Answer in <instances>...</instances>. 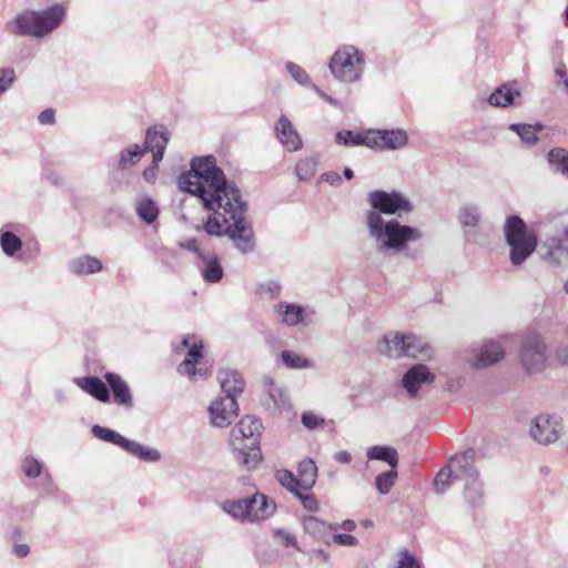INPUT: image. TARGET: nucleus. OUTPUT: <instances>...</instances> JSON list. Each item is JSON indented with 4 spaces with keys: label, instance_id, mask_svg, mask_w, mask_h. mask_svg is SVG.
Masks as SVG:
<instances>
[{
    "label": "nucleus",
    "instance_id": "f257e3e1",
    "mask_svg": "<svg viewBox=\"0 0 568 568\" xmlns=\"http://www.w3.org/2000/svg\"><path fill=\"white\" fill-rule=\"evenodd\" d=\"M189 172L178 179L180 190L196 195L211 211L202 230L210 236H226L241 254L256 246L253 224L247 217L248 204L235 182L229 181L213 155L194 158Z\"/></svg>",
    "mask_w": 568,
    "mask_h": 568
},
{
    "label": "nucleus",
    "instance_id": "f03ea898",
    "mask_svg": "<svg viewBox=\"0 0 568 568\" xmlns=\"http://www.w3.org/2000/svg\"><path fill=\"white\" fill-rule=\"evenodd\" d=\"M372 210L365 214V224L371 240L381 255L399 254L407 250L409 243L423 237L417 227L400 223L397 219L385 220L382 215L410 213L413 203L398 191L377 190L368 193Z\"/></svg>",
    "mask_w": 568,
    "mask_h": 568
},
{
    "label": "nucleus",
    "instance_id": "7ed1b4c3",
    "mask_svg": "<svg viewBox=\"0 0 568 568\" xmlns=\"http://www.w3.org/2000/svg\"><path fill=\"white\" fill-rule=\"evenodd\" d=\"M65 16L67 9L62 3L40 10H23L7 22L6 31L16 37L43 39L62 24Z\"/></svg>",
    "mask_w": 568,
    "mask_h": 568
},
{
    "label": "nucleus",
    "instance_id": "20e7f679",
    "mask_svg": "<svg viewBox=\"0 0 568 568\" xmlns=\"http://www.w3.org/2000/svg\"><path fill=\"white\" fill-rule=\"evenodd\" d=\"M262 422L254 416H244L230 434L229 445L237 465L246 470L256 469L263 460L260 446Z\"/></svg>",
    "mask_w": 568,
    "mask_h": 568
},
{
    "label": "nucleus",
    "instance_id": "39448f33",
    "mask_svg": "<svg viewBox=\"0 0 568 568\" xmlns=\"http://www.w3.org/2000/svg\"><path fill=\"white\" fill-rule=\"evenodd\" d=\"M503 232L505 242L509 247L511 265H523L538 246L537 234L527 227V224L519 215L507 216Z\"/></svg>",
    "mask_w": 568,
    "mask_h": 568
},
{
    "label": "nucleus",
    "instance_id": "423d86ee",
    "mask_svg": "<svg viewBox=\"0 0 568 568\" xmlns=\"http://www.w3.org/2000/svg\"><path fill=\"white\" fill-rule=\"evenodd\" d=\"M377 351L381 355L394 359L400 357L428 358L432 355V348L416 335L398 332L383 335L377 342Z\"/></svg>",
    "mask_w": 568,
    "mask_h": 568
},
{
    "label": "nucleus",
    "instance_id": "0eeeda50",
    "mask_svg": "<svg viewBox=\"0 0 568 568\" xmlns=\"http://www.w3.org/2000/svg\"><path fill=\"white\" fill-rule=\"evenodd\" d=\"M365 67V54L352 44L339 47L328 62L332 75L345 84L358 82L363 77Z\"/></svg>",
    "mask_w": 568,
    "mask_h": 568
},
{
    "label": "nucleus",
    "instance_id": "6e6552de",
    "mask_svg": "<svg viewBox=\"0 0 568 568\" xmlns=\"http://www.w3.org/2000/svg\"><path fill=\"white\" fill-rule=\"evenodd\" d=\"M181 347L187 348L186 356L178 366V373L191 381L204 379L211 374V365L203 355V341L195 335L183 337Z\"/></svg>",
    "mask_w": 568,
    "mask_h": 568
},
{
    "label": "nucleus",
    "instance_id": "1a4fd4ad",
    "mask_svg": "<svg viewBox=\"0 0 568 568\" xmlns=\"http://www.w3.org/2000/svg\"><path fill=\"white\" fill-rule=\"evenodd\" d=\"M519 359L529 374L542 372L547 362V345L541 334L531 332L524 336Z\"/></svg>",
    "mask_w": 568,
    "mask_h": 568
},
{
    "label": "nucleus",
    "instance_id": "9d476101",
    "mask_svg": "<svg viewBox=\"0 0 568 568\" xmlns=\"http://www.w3.org/2000/svg\"><path fill=\"white\" fill-rule=\"evenodd\" d=\"M483 220V209L479 204L465 203L458 209L457 221L467 243L479 244L486 237L481 227Z\"/></svg>",
    "mask_w": 568,
    "mask_h": 568
},
{
    "label": "nucleus",
    "instance_id": "9b49d317",
    "mask_svg": "<svg viewBox=\"0 0 568 568\" xmlns=\"http://www.w3.org/2000/svg\"><path fill=\"white\" fill-rule=\"evenodd\" d=\"M564 430L561 417L551 414H539L530 424V437L540 445H549L557 442Z\"/></svg>",
    "mask_w": 568,
    "mask_h": 568
},
{
    "label": "nucleus",
    "instance_id": "f8f14e48",
    "mask_svg": "<svg viewBox=\"0 0 568 568\" xmlns=\"http://www.w3.org/2000/svg\"><path fill=\"white\" fill-rule=\"evenodd\" d=\"M211 424L224 428L232 424L239 415V404L235 397L222 396L214 399L209 406Z\"/></svg>",
    "mask_w": 568,
    "mask_h": 568
},
{
    "label": "nucleus",
    "instance_id": "ddd939ff",
    "mask_svg": "<svg viewBox=\"0 0 568 568\" xmlns=\"http://www.w3.org/2000/svg\"><path fill=\"white\" fill-rule=\"evenodd\" d=\"M434 379V374L430 373L426 365L415 364L404 374L402 385L409 397L414 398L424 384H430Z\"/></svg>",
    "mask_w": 568,
    "mask_h": 568
},
{
    "label": "nucleus",
    "instance_id": "4468645a",
    "mask_svg": "<svg viewBox=\"0 0 568 568\" xmlns=\"http://www.w3.org/2000/svg\"><path fill=\"white\" fill-rule=\"evenodd\" d=\"M274 131L277 140L286 151L296 152L302 149L303 142L300 133L284 114L276 121Z\"/></svg>",
    "mask_w": 568,
    "mask_h": 568
},
{
    "label": "nucleus",
    "instance_id": "2eb2a0df",
    "mask_svg": "<svg viewBox=\"0 0 568 568\" xmlns=\"http://www.w3.org/2000/svg\"><path fill=\"white\" fill-rule=\"evenodd\" d=\"M505 355L503 346L495 341H488L483 346L473 351L469 363L476 368H484L500 361Z\"/></svg>",
    "mask_w": 568,
    "mask_h": 568
},
{
    "label": "nucleus",
    "instance_id": "dca6fc26",
    "mask_svg": "<svg viewBox=\"0 0 568 568\" xmlns=\"http://www.w3.org/2000/svg\"><path fill=\"white\" fill-rule=\"evenodd\" d=\"M544 246L547 248V258L552 262L559 263L562 257L568 256V226L562 225L557 229L556 233L549 235Z\"/></svg>",
    "mask_w": 568,
    "mask_h": 568
},
{
    "label": "nucleus",
    "instance_id": "f3484780",
    "mask_svg": "<svg viewBox=\"0 0 568 568\" xmlns=\"http://www.w3.org/2000/svg\"><path fill=\"white\" fill-rule=\"evenodd\" d=\"M475 450L469 449L462 454L455 455L448 462L455 473V478L458 480H468L479 477L477 469L474 466Z\"/></svg>",
    "mask_w": 568,
    "mask_h": 568
},
{
    "label": "nucleus",
    "instance_id": "a211bd4d",
    "mask_svg": "<svg viewBox=\"0 0 568 568\" xmlns=\"http://www.w3.org/2000/svg\"><path fill=\"white\" fill-rule=\"evenodd\" d=\"M217 381L224 396L231 395L237 398V396L243 393L245 387V382L242 374L239 371L232 368L220 369L217 373Z\"/></svg>",
    "mask_w": 568,
    "mask_h": 568
},
{
    "label": "nucleus",
    "instance_id": "6ab92c4d",
    "mask_svg": "<svg viewBox=\"0 0 568 568\" xmlns=\"http://www.w3.org/2000/svg\"><path fill=\"white\" fill-rule=\"evenodd\" d=\"M199 270L203 280L206 283L216 284L221 282L224 276V270L221 264L220 257L214 253H205L199 260Z\"/></svg>",
    "mask_w": 568,
    "mask_h": 568
},
{
    "label": "nucleus",
    "instance_id": "aec40b11",
    "mask_svg": "<svg viewBox=\"0 0 568 568\" xmlns=\"http://www.w3.org/2000/svg\"><path fill=\"white\" fill-rule=\"evenodd\" d=\"M275 311L281 322L286 326L306 324L307 312L306 308L301 305L281 302L275 306Z\"/></svg>",
    "mask_w": 568,
    "mask_h": 568
},
{
    "label": "nucleus",
    "instance_id": "412c9836",
    "mask_svg": "<svg viewBox=\"0 0 568 568\" xmlns=\"http://www.w3.org/2000/svg\"><path fill=\"white\" fill-rule=\"evenodd\" d=\"M304 531L313 539L327 544L332 531H337V524L331 525L315 516H306L302 520Z\"/></svg>",
    "mask_w": 568,
    "mask_h": 568
},
{
    "label": "nucleus",
    "instance_id": "4be33fe9",
    "mask_svg": "<svg viewBox=\"0 0 568 568\" xmlns=\"http://www.w3.org/2000/svg\"><path fill=\"white\" fill-rule=\"evenodd\" d=\"M276 509L273 499L262 493H255L250 497V514L252 523L261 521L270 518Z\"/></svg>",
    "mask_w": 568,
    "mask_h": 568
},
{
    "label": "nucleus",
    "instance_id": "5701e85b",
    "mask_svg": "<svg viewBox=\"0 0 568 568\" xmlns=\"http://www.w3.org/2000/svg\"><path fill=\"white\" fill-rule=\"evenodd\" d=\"M74 384L79 386L83 392L91 395L95 399L106 403L110 400L109 387L95 376L75 377Z\"/></svg>",
    "mask_w": 568,
    "mask_h": 568
},
{
    "label": "nucleus",
    "instance_id": "b1692460",
    "mask_svg": "<svg viewBox=\"0 0 568 568\" xmlns=\"http://www.w3.org/2000/svg\"><path fill=\"white\" fill-rule=\"evenodd\" d=\"M104 378L113 393L114 402L131 407L133 405L132 394L126 382L115 373H106Z\"/></svg>",
    "mask_w": 568,
    "mask_h": 568
},
{
    "label": "nucleus",
    "instance_id": "393cba45",
    "mask_svg": "<svg viewBox=\"0 0 568 568\" xmlns=\"http://www.w3.org/2000/svg\"><path fill=\"white\" fill-rule=\"evenodd\" d=\"M68 268L74 275L85 276L101 272L103 270V264L98 257L82 255L72 258L68 263Z\"/></svg>",
    "mask_w": 568,
    "mask_h": 568
},
{
    "label": "nucleus",
    "instance_id": "a878e982",
    "mask_svg": "<svg viewBox=\"0 0 568 568\" xmlns=\"http://www.w3.org/2000/svg\"><path fill=\"white\" fill-rule=\"evenodd\" d=\"M221 508L235 520L241 523H252L250 514V497L224 500Z\"/></svg>",
    "mask_w": 568,
    "mask_h": 568
},
{
    "label": "nucleus",
    "instance_id": "bb28decb",
    "mask_svg": "<svg viewBox=\"0 0 568 568\" xmlns=\"http://www.w3.org/2000/svg\"><path fill=\"white\" fill-rule=\"evenodd\" d=\"M169 140V132L163 124L150 126L145 131L143 151L148 153L149 150L166 149Z\"/></svg>",
    "mask_w": 568,
    "mask_h": 568
},
{
    "label": "nucleus",
    "instance_id": "cd10ccee",
    "mask_svg": "<svg viewBox=\"0 0 568 568\" xmlns=\"http://www.w3.org/2000/svg\"><path fill=\"white\" fill-rule=\"evenodd\" d=\"M146 153L140 144H130L118 154L116 168L126 171L135 166Z\"/></svg>",
    "mask_w": 568,
    "mask_h": 568
},
{
    "label": "nucleus",
    "instance_id": "c85d7f7f",
    "mask_svg": "<svg viewBox=\"0 0 568 568\" xmlns=\"http://www.w3.org/2000/svg\"><path fill=\"white\" fill-rule=\"evenodd\" d=\"M547 163L552 173L560 174L568 179V150L564 148H552L547 153Z\"/></svg>",
    "mask_w": 568,
    "mask_h": 568
},
{
    "label": "nucleus",
    "instance_id": "c756f323",
    "mask_svg": "<svg viewBox=\"0 0 568 568\" xmlns=\"http://www.w3.org/2000/svg\"><path fill=\"white\" fill-rule=\"evenodd\" d=\"M464 499L471 507L477 508L484 504V487L479 477L464 481Z\"/></svg>",
    "mask_w": 568,
    "mask_h": 568
},
{
    "label": "nucleus",
    "instance_id": "7c9ffc66",
    "mask_svg": "<svg viewBox=\"0 0 568 568\" xmlns=\"http://www.w3.org/2000/svg\"><path fill=\"white\" fill-rule=\"evenodd\" d=\"M297 477L301 481L302 489L305 491H308L315 485L317 479V466L312 458H305L300 462Z\"/></svg>",
    "mask_w": 568,
    "mask_h": 568
},
{
    "label": "nucleus",
    "instance_id": "2f4dec72",
    "mask_svg": "<svg viewBox=\"0 0 568 568\" xmlns=\"http://www.w3.org/2000/svg\"><path fill=\"white\" fill-rule=\"evenodd\" d=\"M128 454L140 458L141 460L155 463L161 459V454L158 449L142 445L138 442L128 438L123 448Z\"/></svg>",
    "mask_w": 568,
    "mask_h": 568
},
{
    "label": "nucleus",
    "instance_id": "473e14b6",
    "mask_svg": "<svg viewBox=\"0 0 568 568\" xmlns=\"http://www.w3.org/2000/svg\"><path fill=\"white\" fill-rule=\"evenodd\" d=\"M382 149L398 150L404 148L408 142V135L403 129L382 130Z\"/></svg>",
    "mask_w": 568,
    "mask_h": 568
},
{
    "label": "nucleus",
    "instance_id": "72a5a7b5",
    "mask_svg": "<svg viewBox=\"0 0 568 568\" xmlns=\"http://www.w3.org/2000/svg\"><path fill=\"white\" fill-rule=\"evenodd\" d=\"M520 95L518 90H514L508 84L498 87L488 98V103L496 108H507L515 101V97Z\"/></svg>",
    "mask_w": 568,
    "mask_h": 568
},
{
    "label": "nucleus",
    "instance_id": "f704fd0d",
    "mask_svg": "<svg viewBox=\"0 0 568 568\" xmlns=\"http://www.w3.org/2000/svg\"><path fill=\"white\" fill-rule=\"evenodd\" d=\"M366 456L369 460H383L392 468L398 464V454L394 447L375 445L367 449Z\"/></svg>",
    "mask_w": 568,
    "mask_h": 568
},
{
    "label": "nucleus",
    "instance_id": "c9c22d12",
    "mask_svg": "<svg viewBox=\"0 0 568 568\" xmlns=\"http://www.w3.org/2000/svg\"><path fill=\"white\" fill-rule=\"evenodd\" d=\"M541 123L531 124H521V123H511L508 129L519 135L523 142L528 145H535L538 141L537 132L542 130Z\"/></svg>",
    "mask_w": 568,
    "mask_h": 568
},
{
    "label": "nucleus",
    "instance_id": "e433bc0d",
    "mask_svg": "<svg viewBox=\"0 0 568 568\" xmlns=\"http://www.w3.org/2000/svg\"><path fill=\"white\" fill-rule=\"evenodd\" d=\"M159 207L150 197H143L136 203V214L146 224H152L159 217Z\"/></svg>",
    "mask_w": 568,
    "mask_h": 568
},
{
    "label": "nucleus",
    "instance_id": "4c0bfd02",
    "mask_svg": "<svg viewBox=\"0 0 568 568\" xmlns=\"http://www.w3.org/2000/svg\"><path fill=\"white\" fill-rule=\"evenodd\" d=\"M91 433L98 439L114 444V445L121 447L122 449L124 448L125 443L128 440L126 437L122 436L121 434L116 433L115 430L108 428V427L100 426V425H93L91 428Z\"/></svg>",
    "mask_w": 568,
    "mask_h": 568
},
{
    "label": "nucleus",
    "instance_id": "58836bf2",
    "mask_svg": "<svg viewBox=\"0 0 568 568\" xmlns=\"http://www.w3.org/2000/svg\"><path fill=\"white\" fill-rule=\"evenodd\" d=\"M281 358L283 364L292 369L312 368L314 366L312 361L292 351H282Z\"/></svg>",
    "mask_w": 568,
    "mask_h": 568
},
{
    "label": "nucleus",
    "instance_id": "ea45409f",
    "mask_svg": "<svg viewBox=\"0 0 568 568\" xmlns=\"http://www.w3.org/2000/svg\"><path fill=\"white\" fill-rule=\"evenodd\" d=\"M0 245L7 256H14L22 248V241L11 231L0 234Z\"/></svg>",
    "mask_w": 568,
    "mask_h": 568
},
{
    "label": "nucleus",
    "instance_id": "a19ab883",
    "mask_svg": "<svg viewBox=\"0 0 568 568\" xmlns=\"http://www.w3.org/2000/svg\"><path fill=\"white\" fill-rule=\"evenodd\" d=\"M455 478V473L449 464L445 465L436 475L434 479V489L437 494L445 493Z\"/></svg>",
    "mask_w": 568,
    "mask_h": 568
},
{
    "label": "nucleus",
    "instance_id": "79ce46f5",
    "mask_svg": "<svg viewBox=\"0 0 568 568\" xmlns=\"http://www.w3.org/2000/svg\"><path fill=\"white\" fill-rule=\"evenodd\" d=\"M276 479L278 483L294 495L298 494L302 489L301 481L291 470L280 469L276 471Z\"/></svg>",
    "mask_w": 568,
    "mask_h": 568
},
{
    "label": "nucleus",
    "instance_id": "37998d69",
    "mask_svg": "<svg viewBox=\"0 0 568 568\" xmlns=\"http://www.w3.org/2000/svg\"><path fill=\"white\" fill-rule=\"evenodd\" d=\"M264 387L277 407H284L286 404H288L286 394L280 386L275 384L272 377L264 378Z\"/></svg>",
    "mask_w": 568,
    "mask_h": 568
},
{
    "label": "nucleus",
    "instance_id": "c03bdc74",
    "mask_svg": "<svg viewBox=\"0 0 568 568\" xmlns=\"http://www.w3.org/2000/svg\"><path fill=\"white\" fill-rule=\"evenodd\" d=\"M43 464L33 456H27L21 462V470L30 479L39 477L43 473Z\"/></svg>",
    "mask_w": 568,
    "mask_h": 568
},
{
    "label": "nucleus",
    "instance_id": "a18cd8bd",
    "mask_svg": "<svg viewBox=\"0 0 568 568\" xmlns=\"http://www.w3.org/2000/svg\"><path fill=\"white\" fill-rule=\"evenodd\" d=\"M396 477L397 471L395 470V468H392L390 470L377 475L375 478V485L378 493L382 495L388 494L395 484Z\"/></svg>",
    "mask_w": 568,
    "mask_h": 568
},
{
    "label": "nucleus",
    "instance_id": "49530a36",
    "mask_svg": "<svg viewBox=\"0 0 568 568\" xmlns=\"http://www.w3.org/2000/svg\"><path fill=\"white\" fill-rule=\"evenodd\" d=\"M285 69L292 79L302 87L311 85V77L308 73L298 64L287 61L285 62Z\"/></svg>",
    "mask_w": 568,
    "mask_h": 568
},
{
    "label": "nucleus",
    "instance_id": "de8ad7c7",
    "mask_svg": "<svg viewBox=\"0 0 568 568\" xmlns=\"http://www.w3.org/2000/svg\"><path fill=\"white\" fill-rule=\"evenodd\" d=\"M317 161L313 158L301 160L296 165V175L302 181L312 179L316 172Z\"/></svg>",
    "mask_w": 568,
    "mask_h": 568
},
{
    "label": "nucleus",
    "instance_id": "09e8293b",
    "mask_svg": "<svg viewBox=\"0 0 568 568\" xmlns=\"http://www.w3.org/2000/svg\"><path fill=\"white\" fill-rule=\"evenodd\" d=\"M17 82L16 70L11 67L0 68V99L11 89Z\"/></svg>",
    "mask_w": 568,
    "mask_h": 568
},
{
    "label": "nucleus",
    "instance_id": "8fccbe9b",
    "mask_svg": "<svg viewBox=\"0 0 568 568\" xmlns=\"http://www.w3.org/2000/svg\"><path fill=\"white\" fill-rule=\"evenodd\" d=\"M335 140L342 145H361L362 134L351 130H343L336 133Z\"/></svg>",
    "mask_w": 568,
    "mask_h": 568
},
{
    "label": "nucleus",
    "instance_id": "3c124183",
    "mask_svg": "<svg viewBox=\"0 0 568 568\" xmlns=\"http://www.w3.org/2000/svg\"><path fill=\"white\" fill-rule=\"evenodd\" d=\"M358 540L355 536L349 534H338L336 531H332L328 537L327 546L332 544H336L339 546H355L357 545Z\"/></svg>",
    "mask_w": 568,
    "mask_h": 568
},
{
    "label": "nucleus",
    "instance_id": "603ef678",
    "mask_svg": "<svg viewBox=\"0 0 568 568\" xmlns=\"http://www.w3.org/2000/svg\"><path fill=\"white\" fill-rule=\"evenodd\" d=\"M301 422L307 429H316L324 425L325 420L323 417L314 414L313 412H305L302 414Z\"/></svg>",
    "mask_w": 568,
    "mask_h": 568
},
{
    "label": "nucleus",
    "instance_id": "864d4df0",
    "mask_svg": "<svg viewBox=\"0 0 568 568\" xmlns=\"http://www.w3.org/2000/svg\"><path fill=\"white\" fill-rule=\"evenodd\" d=\"M302 503L303 507L308 511H317L318 510V501L315 498V496L311 493H307L305 490H301L298 494L295 495Z\"/></svg>",
    "mask_w": 568,
    "mask_h": 568
},
{
    "label": "nucleus",
    "instance_id": "5fc2aeb1",
    "mask_svg": "<svg viewBox=\"0 0 568 568\" xmlns=\"http://www.w3.org/2000/svg\"><path fill=\"white\" fill-rule=\"evenodd\" d=\"M382 130L368 131L365 134H362L361 145H366L371 149L379 148L382 149V140L379 136L382 135Z\"/></svg>",
    "mask_w": 568,
    "mask_h": 568
},
{
    "label": "nucleus",
    "instance_id": "6e6d98bb",
    "mask_svg": "<svg viewBox=\"0 0 568 568\" xmlns=\"http://www.w3.org/2000/svg\"><path fill=\"white\" fill-rule=\"evenodd\" d=\"M397 568H423V566L408 550H403L399 552Z\"/></svg>",
    "mask_w": 568,
    "mask_h": 568
},
{
    "label": "nucleus",
    "instance_id": "4d7b16f0",
    "mask_svg": "<svg viewBox=\"0 0 568 568\" xmlns=\"http://www.w3.org/2000/svg\"><path fill=\"white\" fill-rule=\"evenodd\" d=\"M282 286L278 282L270 280L260 286V293L268 295L270 298L274 300L280 296Z\"/></svg>",
    "mask_w": 568,
    "mask_h": 568
},
{
    "label": "nucleus",
    "instance_id": "13d9d810",
    "mask_svg": "<svg viewBox=\"0 0 568 568\" xmlns=\"http://www.w3.org/2000/svg\"><path fill=\"white\" fill-rule=\"evenodd\" d=\"M274 535L276 537L281 538V542L285 547H294L300 550L295 536L293 534H291L290 531H287L285 529H277V530H275Z\"/></svg>",
    "mask_w": 568,
    "mask_h": 568
},
{
    "label": "nucleus",
    "instance_id": "bf43d9fd",
    "mask_svg": "<svg viewBox=\"0 0 568 568\" xmlns=\"http://www.w3.org/2000/svg\"><path fill=\"white\" fill-rule=\"evenodd\" d=\"M179 246L189 252L194 253L199 260L201 258V255L205 254L203 251L200 250L196 239H189V240L182 241L179 243Z\"/></svg>",
    "mask_w": 568,
    "mask_h": 568
},
{
    "label": "nucleus",
    "instance_id": "052dcab7",
    "mask_svg": "<svg viewBox=\"0 0 568 568\" xmlns=\"http://www.w3.org/2000/svg\"><path fill=\"white\" fill-rule=\"evenodd\" d=\"M38 121L43 125H51L55 121V112L53 109H45L38 115Z\"/></svg>",
    "mask_w": 568,
    "mask_h": 568
},
{
    "label": "nucleus",
    "instance_id": "680f3d73",
    "mask_svg": "<svg viewBox=\"0 0 568 568\" xmlns=\"http://www.w3.org/2000/svg\"><path fill=\"white\" fill-rule=\"evenodd\" d=\"M158 171H159V166H155L153 164H150L148 168H145L142 172V176L143 179L149 182V183H153L156 179V175H158Z\"/></svg>",
    "mask_w": 568,
    "mask_h": 568
},
{
    "label": "nucleus",
    "instance_id": "e2e57ef3",
    "mask_svg": "<svg viewBox=\"0 0 568 568\" xmlns=\"http://www.w3.org/2000/svg\"><path fill=\"white\" fill-rule=\"evenodd\" d=\"M322 180L329 183L331 185H339L342 182L341 176L336 172H326L322 175Z\"/></svg>",
    "mask_w": 568,
    "mask_h": 568
},
{
    "label": "nucleus",
    "instance_id": "0e129e2a",
    "mask_svg": "<svg viewBox=\"0 0 568 568\" xmlns=\"http://www.w3.org/2000/svg\"><path fill=\"white\" fill-rule=\"evenodd\" d=\"M13 552L19 558H24V557H27L29 555L30 548H29V546L27 544H17L13 547Z\"/></svg>",
    "mask_w": 568,
    "mask_h": 568
},
{
    "label": "nucleus",
    "instance_id": "69168bd1",
    "mask_svg": "<svg viewBox=\"0 0 568 568\" xmlns=\"http://www.w3.org/2000/svg\"><path fill=\"white\" fill-rule=\"evenodd\" d=\"M149 152H152V163L155 166H159L160 162L162 161L165 149H156V150H149Z\"/></svg>",
    "mask_w": 568,
    "mask_h": 568
},
{
    "label": "nucleus",
    "instance_id": "338daca9",
    "mask_svg": "<svg viewBox=\"0 0 568 568\" xmlns=\"http://www.w3.org/2000/svg\"><path fill=\"white\" fill-rule=\"evenodd\" d=\"M556 358L561 364L568 365V346L559 347L556 352Z\"/></svg>",
    "mask_w": 568,
    "mask_h": 568
},
{
    "label": "nucleus",
    "instance_id": "774afa93",
    "mask_svg": "<svg viewBox=\"0 0 568 568\" xmlns=\"http://www.w3.org/2000/svg\"><path fill=\"white\" fill-rule=\"evenodd\" d=\"M334 459L342 464H349L352 462V455L348 452H338L334 455Z\"/></svg>",
    "mask_w": 568,
    "mask_h": 568
}]
</instances>
